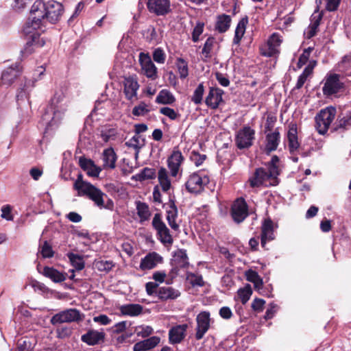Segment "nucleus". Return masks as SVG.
<instances>
[{
	"mask_svg": "<svg viewBox=\"0 0 351 351\" xmlns=\"http://www.w3.org/2000/svg\"><path fill=\"white\" fill-rule=\"evenodd\" d=\"M210 179L204 171H197L189 176L185 185L189 192L199 193L208 184Z\"/></svg>",
	"mask_w": 351,
	"mask_h": 351,
	"instance_id": "obj_6",
	"label": "nucleus"
},
{
	"mask_svg": "<svg viewBox=\"0 0 351 351\" xmlns=\"http://www.w3.org/2000/svg\"><path fill=\"white\" fill-rule=\"evenodd\" d=\"M214 43L215 38L213 37H208L206 40L202 51V53L204 54L206 57L210 56V53L212 51Z\"/></svg>",
	"mask_w": 351,
	"mask_h": 351,
	"instance_id": "obj_61",
	"label": "nucleus"
},
{
	"mask_svg": "<svg viewBox=\"0 0 351 351\" xmlns=\"http://www.w3.org/2000/svg\"><path fill=\"white\" fill-rule=\"evenodd\" d=\"M247 23V19H242L238 23L233 38V43L234 45H239L240 43V41L245 34Z\"/></svg>",
	"mask_w": 351,
	"mask_h": 351,
	"instance_id": "obj_42",
	"label": "nucleus"
},
{
	"mask_svg": "<svg viewBox=\"0 0 351 351\" xmlns=\"http://www.w3.org/2000/svg\"><path fill=\"white\" fill-rule=\"evenodd\" d=\"M280 135L276 128L274 132L268 133L265 137V152L267 154L277 149L280 143Z\"/></svg>",
	"mask_w": 351,
	"mask_h": 351,
	"instance_id": "obj_28",
	"label": "nucleus"
},
{
	"mask_svg": "<svg viewBox=\"0 0 351 351\" xmlns=\"http://www.w3.org/2000/svg\"><path fill=\"white\" fill-rule=\"evenodd\" d=\"M184 160V158L181 152L178 148H174L172 154L167 158V166L172 177L177 176Z\"/></svg>",
	"mask_w": 351,
	"mask_h": 351,
	"instance_id": "obj_16",
	"label": "nucleus"
},
{
	"mask_svg": "<svg viewBox=\"0 0 351 351\" xmlns=\"http://www.w3.org/2000/svg\"><path fill=\"white\" fill-rule=\"evenodd\" d=\"M197 327L195 338L197 340H200L203 338L204 335L210 328V313L208 311L200 312L196 317Z\"/></svg>",
	"mask_w": 351,
	"mask_h": 351,
	"instance_id": "obj_15",
	"label": "nucleus"
},
{
	"mask_svg": "<svg viewBox=\"0 0 351 351\" xmlns=\"http://www.w3.org/2000/svg\"><path fill=\"white\" fill-rule=\"evenodd\" d=\"M230 24V16L225 14H220L217 17L215 29L219 33H224L229 29Z\"/></svg>",
	"mask_w": 351,
	"mask_h": 351,
	"instance_id": "obj_37",
	"label": "nucleus"
},
{
	"mask_svg": "<svg viewBox=\"0 0 351 351\" xmlns=\"http://www.w3.org/2000/svg\"><path fill=\"white\" fill-rule=\"evenodd\" d=\"M165 53L160 48H157L153 53V59L155 62L159 64H163L165 61Z\"/></svg>",
	"mask_w": 351,
	"mask_h": 351,
	"instance_id": "obj_63",
	"label": "nucleus"
},
{
	"mask_svg": "<svg viewBox=\"0 0 351 351\" xmlns=\"http://www.w3.org/2000/svg\"><path fill=\"white\" fill-rule=\"evenodd\" d=\"M188 325L180 324L171 328L169 331V338L171 343H180L185 337Z\"/></svg>",
	"mask_w": 351,
	"mask_h": 351,
	"instance_id": "obj_25",
	"label": "nucleus"
},
{
	"mask_svg": "<svg viewBox=\"0 0 351 351\" xmlns=\"http://www.w3.org/2000/svg\"><path fill=\"white\" fill-rule=\"evenodd\" d=\"M160 112L168 117L171 120H175L178 118V114L175 111L174 109L169 107H163L160 109Z\"/></svg>",
	"mask_w": 351,
	"mask_h": 351,
	"instance_id": "obj_64",
	"label": "nucleus"
},
{
	"mask_svg": "<svg viewBox=\"0 0 351 351\" xmlns=\"http://www.w3.org/2000/svg\"><path fill=\"white\" fill-rule=\"evenodd\" d=\"M336 108L328 106L322 109L315 117V128L318 133L325 134L336 116Z\"/></svg>",
	"mask_w": 351,
	"mask_h": 351,
	"instance_id": "obj_5",
	"label": "nucleus"
},
{
	"mask_svg": "<svg viewBox=\"0 0 351 351\" xmlns=\"http://www.w3.org/2000/svg\"><path fill=\"white\" fill-rule=\"evenodd\" d=\"M154 332L152 327L146 325L137 326L134 328V332L138 337L146 338L150 336Z\"/></svg>",
	"mask_w": 351,
	"mask_h": 351,
	"instance_id": "obj_48",
	"label": "nucleus"
},
{
	"mask_svg": "<svg viewBox=\"0 0 351 351\" xmlns=\"http://www.w3.org/2000/svg\"><path fill=\"white\" fill-rule=\"evenodd\" d=\"M287 139L289 149L291 153H293L300 147V143L298 139L297 125L294 123H291L289 125Z\"/></svg>",
	"mask_w": 351,
	"mask_h": 351,
	"instance_id": "obj_33",
	"label": "nucleus"
},
{
	"mask_svg": "<svg viewBox=\"0 0 351 351\" xmlns=\"http://www.w3.org/2000/svg\"><path fill=\"white\" fill-rule=\"evenodd\" d=\"M139 62L143 73L148 78L155 80L158 77L157 68L148 55L141 53L139 55Z\"/></svg>",
	"mask_w": 351,
	"mask_h": 351,
	"instance_id": "obj_18",
	"label": "nucleus"
},
{
	"mask_svg": "<svg viewBox=\"0 0 351 351\" xmlns=\"http://www.w3.org/2000/svg\"><path fill=\"white\" fill-rule=\"evenodd\" d=\"M117 132L114 129H109L104 130L101 133V138L104 142H108L114 140L116 138Z\"/></svg>",
	"mask_w": 351,
	"mask_h": 351,
	"instance_id": "obj_60",
	"label": "nucleus"
},
{
	"mask_svg": "<svg viewBox=\"0 0 351 351\" xmlns=\"http://www.w3.org/2000/svg\"><path fill=\"white\" fill-rule=\"evenodd\" d=\"M147 106L141 102L139 105L134 106L132 109V114L136 117L144 116L149 112Z\"/></svg>",
	"mask_w": 351,
	"mask_h": 351,
	"instance_id": "obj_57",
	"label": "nucleus"
},
{
	"mask_svg": "<svg viewBox=\"0 0 351 351\" xmlns=\"http://www.w3.org/2000/svg\"><path fill=\"white\" fill-rule=\"evenodd\" d=\"M135 203L136 213L140 219V223H143L149 220L151 216L149 206L146 203L141 201H136Z\"/></svg>",
	"mask_w": 351,
	"mask_h": 351,
	"instance_id": "obj_39",
	"label": "nucleus"
},
{
	"mask_svg": "<svg viewBox=\"0 0 351 351\" xmlns=\"http://www.w3.org/2000/svg\"><path fill=\"white\" fill-rule=\"evenodd\" d=\"M143 306L138 304H128L121 306L120 311L124 315L138 316L143 312Z\"/></svg>",
	"mask_w": 351,
	"mask_h": 351,
	"instance_id": "obj_38",
	"label": "nucleus"
},
{
	"mask_svg": "<svg viewBox=\"0 0 351 351\" xmlns=\"http://www.w3.org/2000/svg\"><path fill=\"white\" fill-rule=\"evenodd\" d=\"M80 195H86L91 199L95 204L99 208H106L112 210L114 208V203L108 195L102 192L99 189L91 184L88 188L84 189V191Z\"/></svg>",
	"mask_w": 351,
	"mask_h": 351,
	"instance_id": "obj_4",
	"label": "nucleus"
},
{
	"mask_svg": "<svg viewBox=\"0 0 351 351\" xmlns=\"http://www.w3.org/2000/svg\"><path fill=\"white\" fill-rule=\"evenodd\" d=\"M38 80V78H34L33 80L25 79L23 87L20 88L16 95V100L19 106H21L22 101H25V100L29 103V92L34 87L35 83Z\"/></svg>",
	"mask_w": 351,
	"mask_h": 351,
	"instance_id": "obj_26",
	"label": "nucleus"
},
{
	"mask_svg": "<svg viewBox=\"0 0 351 351\" xmlns=\"http://www.w3.org/2000/svg\"><path fill=\"white\" fill-rule=\"evenodd\" d=\"M80 167L87 172V174L92 177H98L101 169L97 167L90 159L81 157L79 160Z\"/></svg>",
	"mask_w": 351,
	"mask_h": 351,
	"instance_id": "obj_35",
	"label": "nucleus"
},
{
	"mask_svg": "<svg viewBox=\"0 0 351 351\" xmlns=\"http://www.w3.org/2000/svg\"><path fill=\"white\" fill-rule=\"evenodd\" d=\"M21 66L19 64H14L3 70L1 74V84L10 86L21 75Z\"/></svg>",
	"mask_w": 351,
	"mask_h": 351,
	"instance_id": "obj_19",
	"label": "nucleus"
},
{
	"mask_svg": "<svg viewBox=\"0 0 351 351\" xmlns=\"http://www.w3.org/2000/svg\"><path fill=\"white\" fill-rule=\"evenodd\" d=\"M267 182H269V180L267 179V175H266V170L263 168L256 169L253 176L248 180L250 186L252 188L267 184Z\"/></svg>",
	"mask_w": 351,
	"mask_h": 351,
	"instance_id": "obj_30",
	"label": "nucleus"
},
{
	"mask_svg": "<svg viewBox=\"0 0 351 351\" xmlns=\"http://www.w3.org/2000/svg\"><path fill=\"white\" fill-rule=\"evenodd\" d=\"M231 215L233 220L239 223L248 216L247 203L243 198H239L233 203L231 208Z\"/></svg>",
	"mask_w": 351,
	"mask_h": 351,
	"instance_id": "obj_11",
	"label": "nucleus"
},
{
	"mask_svg": "<svg viewBox=\"0 0 351 351\" xmlns=\"http://www.w3.org/2000/svg\"><path fill=\"white\" fill-rule=\"evenodd\" d=\"M12 207L10 205H3L1 208V217L7 221H12L14 219V217L12 215Z\"/></svg>",
	"mask_w": 351,
	"mask_h": 351,
	"instance_id": "obj_59",
	"label": "nucleus"
},
{
	"mask_svg": "<svg viewBox=\"0 0 351 351\" xmlns=\"http://www.w3.org/2000/svg\"><path fill=\"white\" fill-rule=\"evenodd\" d=\"M158 179L162 190L165 192L168 191L171 186V180L169 178L168 172L165 167H160L158 172Z\"/></svg>",
	"mask_w": 351,
	"mask_h": 351,
	"instance_id": "obj_41",
	"label": "nucleus"
},
{
	"mask_svg": "<svg viewBox=\"0 0 351 351\" xmlns=\"http://www.w3.org/2000/svg\"><path fill=\"white\" fill-rule=\"evenodd\" d=\"M147 6L149 12L156 16H165L171 10L169 0H147Z\"/></svg>",
	"mask_w": 351,
	"mask_h": 351,
	"instance_id": "obj_13",
	"label": "nucleus"
},
{
	"mask_svg": "<svg viewBox=\"0 0 351 351\" xmlns=\"http://www.w3.org/2000/svg\"><path fill=\"white\" fill-rule=\"evenodd\" d=\"M67 257L75 269L80 271L84 269V261L81 256L73 253H68Z\"/></svg>",
	"mask_w": 351,
	"mask_h": 351,
	"instance_id": "obj_47",
	"label": "nucleus"
},
{
	"mask_svg": "<svg viewBox=\"0 0 351 351\" xmlns=\"http://www.w3.org/2000/svg\"><path fill=\"white\" fill-rule=\"evenodd\" d=\"M124 93L128 99L132 100L136 98L137 90L139 88V84L136 76H130L125 77L123 82Z\"/></svg>",
	"mask_w": 351,
	"mask_h": 351,
	"instance_id": "obj_23",
	"label": "nucleus"
},
{
	"mask_svg": "<svg viewBox=\"0 0 351 351\" xmlns=\"http://www.w3.org/2000/svg\"><path fill=\"white\" fill-rule=\"evenodd\" d=\"M279 160V158L275 155L272 156L271 160L267 165V170H266V175H267L269 184L271 185H277L278 184V176L280 174Z\"/></svg>",
	"mask_w": 351,
	"mask_h": 351,
	"instance_id": "obj_20",
	"label": "nucleus"
},
{
	"mask_svg": "<svg viewBox=\"0 0 351 351\" xmlns=\"http://www.w3.org/2000/svg\"><path fill=\"white\" fill-rule=\"evenodd\" d=\"M82 315L76 308H69L56 313L51 318V324L57 325L63 323H69L82 320Z\"/></svg>",
	"mask_w": 351,
	"mask_h": 351,
	"instance_id": "obj_8",
	"label": "nucleus"
},
{
	"mask_svg": "<svg viewBox=\"0 0 351 351\" xmlns=\"http://www.w3.org/2000/svg\"><path fill=\"white\" fill-rule=\"evenodd\" d=\"M47 2L45 3L43 0H36L31 7L30 15L31 20L28 21L23 31L25 34L32 33V29H40L43 26V21L46 19Z\"/></svg>",
	"mask_w": 351,
	"mask_h": 351,
	"instance_id": "obj_2",
	"label": "nucleus"
},
{
	"mask_svg": "<svg viewBox=\"0 0 351 351\" xmlns=\"http://www.w3.org/2000/svg\"><path fill=\"white\" fill-rule=\"evenodd\" d=\"M176 66L180 78H186L189 74L187 63L182 58H178L177 60Z\"/></svg>",
	"mask_w": 351,
	"mask_h": 351,
	"instance_id": "obj_53",
	"label": "nucleus"
},
{
	"mask_svg": "<svg viewBox=\"0 0 351 351\" xmlns=\"http://www.w3.org/2000/svg\"><path fill=\"white\" fill-rule=\"evenodd\" d=\"M178 217V208L173 200L170 199L169 202V209L167 210V220L170 227L174 230H178L179 224L176 223Z\"/></svg>",
	"mask_w": 351,
	"mask_h": 351,
	"instance_id": "obj_36",
	"label": "nucleus"
},
{
	"mask_svg": "<svg viewBox=\"0 0 351 351\" xmlns=\"http://www.w3.org/2000/svg\"><path fill=\"white\" fill-rule=\"evenodd\" d=\"M43 274L55 282H61L66 280V277L62 273L53 267H45Z\"/></svg>",
	"mask_w": 351,
	"mask_h": 351,
	"instance_id": "obj_40",
	"label": "nucleus"
},
{
	"mask_svg": "<svg viewBox=\"0 0 351 351\" xmlns=\"http://www.w3.org/2000/svg\"><path fill=\"white\" fill-rule=\"evenodd\" d=\"M189 264L186 251L185 250H178L175 252L171 260L173 269L171 273H176L180 269L186 267Z\"/></svg>",
	"mask_w": 351,
	"mask_h": 351,
	"instance_id": "obj_24",
	"label": "nucleus"
},
{
	"mask_svg": "<svg viewBox=\"0 0 351 351\" xmlns=\"http://www.w3.org/2000/svg\"><path fill=\"white\" fill-rule=\"evenodd\" d=\"M162 257L156 252L147 254L141 261L139 267L141 270H149L156 267L158 264L162 263Z\"/></svg>",
	"mask_w": 351,
	"mask_h": 351,
	"instance_id": "obj_21",
	"label": "nucleus"
},
{
	"mask_svg": "<svg viewBox=\"0 0 351 351\" xmlns=\"http://www.w3.org/2000/svg\"><path fill=\"white\" fill-rule=\"evenodd\" d=\"M282 42V36L278 33H273L269 36L267 44L261 49L262 55L267 57H271L278 53V48Z\"/></svg>",
	"mask_w": 351,
	"mask_h": 351,
	"instance_id": "obj_10",
	"label": "nucleus"
},
{
	"mask_svg": "<svg viewBox=\"0 0 351 351\" xmlns=\"http://www.w3.org/2000/svg\"><path fill=\"white\" fill-rule=\"evenodd\" d=\"M338 69L346 75H351V57L345 56L338 64Z\"/></svg>",
	"mask_w": 351,
	"mask_h": 351,
	"instance_id": "obj_49",
	"label": "nucleus"
},
{
	"mask_svg": "<svg viewBox=\"0 0 351 351\" xmlns=\"http://www.w3.org/2000/svg\"><path fill=\"white\" fill-rule=\"evenodd\" d=\"M204 93V86L202 83L199 84L193 92L191 97V101L195 104H200L202 101Z\"/></svg>",
	"mask_w": 351,
	"mask_h": 351,
	"instance_id": "obj_50",
	"label": "nucleus"
},
{
	"mask_svg": "<svg viewBox=\"0 0 351 351\" xmlns=\"http://www.w3.org/2000/svg\"><path fill=\"white\" fill-rule=\"evenodd\" d=\"M101 159L104 169H114L116 167L117 156L113 148L110 147L104 149L102 153Z\"/></svg>",
	"mask_w": 351,
	"mask_h": 351,
	"instance_id": "obj_32",
	"label": "nucleus"
},
{
	"mask_svg": "<svg viewBox=\"0 0 351 351\" xmlns=\"http://www.w3.org/2000/svg\"><path fill=\"white\" fill-rule=\"evenodd\" d=\"M252 293V290L249 285L238 291V296L242 304H245L250 300Z\"/></svg>",
	"mask_w": 351,
	"mask_h": 351,
	"instance_id": "obj_52",
	"label": "nucleus"
},
{
	"mask_svg": "<svg viewBox=\"0 0 351 351\" xmlns=\"http://www.w3.org/2000/svg\"><path fill=\"white\" fill-rule=\"evenodd\" d=\"M156 295L162 301L173 300L179 298L180 291L172 287L164 286L158 289Z\"/></svg>",
	"mask_w": 351,
	"mask_h": 351,
	"instance_id": "obj_29",
	"label": "nucleus"
},
{
	"mask_svg": "<svg viewBox=\"0 0 351 351\" xmlns=\"http://www.w3.org/2000/svg\"><path fill=\"white\" fill-rule=\"evenodd\" d=\"M343 88V83L339 80L338 74H330L326 78L322 91L324 95L328 97L337 93Z\"/></svg>",
	"mask_w": 351,
	"mask_h": 351,
	"instance_id": "obj_14",
	"label": "nucleus"
},
{
	"mask_svg": "<svg viewBox=\"0 0 351 351\" xmlns=\"http://www.w3.org/2000/svg\"><path fill=\"white\" fill-rule=\"evenodd\" d=\"M64 97L62 93H56L45 112L42 116L43 125L47 129L58 125L66 111Z\"/></svg>",
	"mask_w": 351,
	"mask_h": 351,
	"instance_id": "obj_1",
	"label": "nucleus"
},
{
	"mask_svg": "<svg viewBox=\"0 0 351 351\" xmlns=\"http://www.w3.org/2000/svg\"><path fill=\"white\" fill-rule=\"evenodd\" d=\"M156 176V171L154 169L145 167L141 172L133 176L136 180L143 181L149 179H153Z\"/></svg>",
	"mask_w": 351,
	"mask_h": 351,
	"instance_id": "obj_46",
	"label": "nucleus"
},
{
	"mask_svg": "<svg viewBox=\"0 0 351 351\" xmlns=\"http://www.w3.org/2000/svg\"><path fill=\"white\" fill-rule=\"evenodd\" d=\"M247 280L253 282L255 286L258 284H262V279L258 276V273L252 269H249L245 272Z\"/></svg>",
	"mask_w": 351,
	"mask_h": 351,
	"instance_id": "obj_54",
	"label": "nucleus"
},
{
	"mask_svg": "<svg viewBox=\"0 0 351 351\" xmlns=\"http://www.w3.org/2000/svg\"><path fill=\"white\" fill-rule=\"evenodd\" d=\"M152 226L157 232L158 239L165 245H171L173 239L160 213H156L152 219Z\"/></svg>",
	"mask_w": 351,
	"mask_h": 351,
	"instance_id": "obj_7",
	"label": "nucleus"
},
{
	"mask_svg": "<svg viewBox=\"0 0 351 351\" xmlns=\"http://www.w3.org/2000/svg\"><path fill=\"white\" fill-rule=\"evenodd\" d=\"M261 230V245L263 247H265L267 241L274 239V224L272 221L270 219H265L263 223Z\"/></svg>",
	"mask_w": 351,
	"mask_h": 351,
	"instance_id": "obj_31",
	"label": "nucleus"
},
{
	"mask_svg": "<svg viewBox=\"0 0 351 351\" xmlns=\"http://www.w3.org/2000/svg\"><path fill=\"white\" fill-rule=\"evenodd\" d=\"M204 23L202 22H197L196 25L193 28L192 32V40L194 43H197L199 40V36L204 32Z\"/></svg>",
	"mask_w": 351,
	"mask_h": 351,
	"instance_id": "obj_56",
	"label": "nucleus"
},
{
	"mask_svg": "<svg viewBox=\"0 0 351 351\" xmlns=\"http://www.w3.org/2000/svg\"><path fill=\"white\" fill-rule=\"evenodd\" d=\"M176 99L172 93L166 89L160 90L156 97V102L162 104H171L175 101Z\"/></svg>",
	"mask_w": 351,
	"mask_h": 351,
	"instance_id": "obj_43",
	"label": "nucleus"
},
{
	"mask_svg": "<svg viewBox=\"0 0 351 351\" xmlns=\"http://www.w3.org/2000/svg\"><path fill=\"white\" fill-rule=\"evenodd\" d=\"M125 145L128 147H132L137 149L143 145V139L140 135L135 134L125 143Z\"/></svg>",
	"mask_w": 351,
	"mask_h": 351,
	"instance_id": "obj_55",
	"label": "nucleus"
},
{
	"mask_svg": "<svg viewBox=\"0 0 351 351\" xmlns=\"http://www.w3.org/2000/svg\"><path fill=\"white\" fill-rule=\"evenodd\" d=\"M82 178V175L79 173L73 185L74 189L77 191L79 195L84 191V189H86L91 185L90 183L83 181Z\"/></svg>",
	"mask_w": 351,
	"mask_h": 351,
	"instance_id": "obj_51",
	"label": "nucleus"
},
{
	"mask_svg": "<svg viewBox=\"0 0 351 351\" xmlns=\"http://www.w3.org/2000/svg\"><path fill=\"white\" fill-rule=\"evenodd\" d=\"M62 5L54 0L47 1L46 19L51 23H55L59 21L63 13Z\"/></svg>",
	"mask_w": 351,
	"mask_h": 351,
	"instance_id": "obj_17",
	"label": "nucleus"
},
{
	"mask_svg": "<svg viewBox=\"0 0 351 351\" xmlns=\"http://www.w3.org/2000/svg\"><path fill=\"white\" fill-rule=\"evenodd\" d=\"M254 136L255 130L250 126H244L237 132L235 143L240 149L249 148L253 144Z\"/></svg>",
	"mask_w": 351,
	"mask_h": 351,
	"instance_id": "obj_9",
	"label": "nucleus"
},
{
	"mask_svg": "<svg viewBox=\"0 0 351 351\" xmlns=\"http://www.w3.org/2000/svg\"><path fill=\"white\" fill-rule=\"evenodd\" d=\"M223 93V90L219 88L210 87L206 97V104L212 109L217 108L220 103L223 101L222 95Z\"/></svg>",
	"mask_w": 351,
	"mask_h": 351,
	"instance_id": "obj_22",
	"label": "nucleus"
},
{
	"mask_svg": "<svg viewBox=\"0 0 351 351\" xmlns=\"http://www.w3.org/2000/svg\"><path fill=\"white\" fill-rule=\"evenodd\" d=\"M340 1L341 0H315L317 8L311 16V23L308 27L306 32L308 38L313 37L317 33L320 21L322 18V14L319 12L322 1L325 2V9L327 11L332 12L338 8Z\"/></svg>",
	"mask_w": 351,
	"mask_h": 351,
	"instance_id": "obj_3",
	"label": "nucleus"
},
{
	"mask_svg": "<svg viewBox=\"0 0 351 351\" xmlns=\"http://www.w3.org/2000/svg\"><path fill=\"white\" fill-rule=\"evenodd\" d=\"M206 158V156L205 154H200L195 151H193L191 153L190 159L197 167L200 166L204 162Z\"/></svg>",
	"mask_w": 351,
	"mask_h": 351,
	"instance_id": "obj_58",
	"label": "nucleus"
},
{
	"mask_svg": "<svg viewBox=\"0 0 351 351\" xmlns=\"http://www.w3.org/2000/svg\"><path fill=\"white\" fill-rule=\"evenodd\" d=\"M38 29H32L30 33L29 40L27 41L21 53L23 56H28L31 54L36 48H40L45 45L46 40L43 37H40L38 32H34V31H38Z\"/></svg>",
	"mask_w": 351,
	"mask_h": 351,
	"instance_id": "obj_12",
	"label": "nucleus"
},
{
	"mask_svg": "<svg viewBox=\"0 0 351 351\" xmlns=\"http://www.w3.org/2000/svg\"><path fill=\"white\" fill-rule=\"evenodd\" d=\"M351 128V112L346 113L342 117H339L335 123L334 130L337 131L339 129L343 130H348Z\"/></svg>",
	"mask_w": 351,
	"mask_h": 351,
	"instance_id": "obj_44",
	"label": "nucleus"
},
{
	"mask_svg": "<svg viewBox=\"0 0 351 351\" xmlns=\"http://www.w3.org/2000/svg\"><path fill=\"white\" fill-rule=\"evenodd\" d=\"M160 338L153 336L143 341L136 343L133 346V351H147L155 348L160 343Z\"/></svg>",
	"mask_w": 351,
	"mask_h": 351,
	"instance_id": "obj_34",
	"label": "nucleus"
},
{
	"mask_svg": "<svg viewBox=\"0 0 351 351\" xmlns=\"http://www.w3.org/2000/svg\"><path fill=\"white\" fill-rule=\"evenodd\" d=\"M105 339V333L102 331L89 330L81 337V340L88 346H95L103 342Z\"/></svg>",
	"mask_w": 351,
	"mask_h": 351,
	"instance_id": "obj_27",
	"label": "nucleus"
},
{
	"mask_svg": "<svg viewBox=\"0 0 351 351\" xmlns=\"http://www.w3.org/2000/svg\"><path fill=\"white\" fill-rule=\"evenodd\" d=\"M313 66V65L308 64L305 67L303 72L298 78L297 83L295 86V89H300L303 86L308 77L312 73Z\"/></svg>",
	"mask_w": 351,
	"mask_h": 351,
	"instance_id": "obj_45",
	"label": "nucleus"
},
{
	"mask_svg": "<svg viewBox=\"0 0 351 351\" xmlns=\"http://www.w3.org/2000/svg\"><path fill=\"white\" fill-rule=\"evenodd\" d=\"M43 257L46 258H51L53 256V251L52 250L51 246L47 243V241H45L43 245L41 247V250L40 251Z\"/></svg>",
	"mask_w": 351,
	"mask_h": 351,
	"instance_id": "obj_62",
	"label": "nucleus"
}]
</instances>
